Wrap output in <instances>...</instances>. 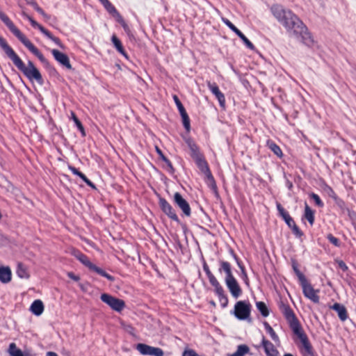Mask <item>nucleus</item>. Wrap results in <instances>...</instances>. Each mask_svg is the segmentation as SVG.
Here are the masks:
<instances>
[{
	"label": "nucleus",
	"mask_w": 356,
	"mask_h": 356,
	"mask_svg": "<svg viewBox=\"0 0 356 356\" xmlns=\"http://www.w3.org/2000/svg\"><path fill=\"white\" fill-rule=\"evenodd\" d=\"M270 10L274 17L287 32L292 33L297 38H300L302 42L307 46L313 45L314 40L307 27L293 11L284 8L282 5L278 3L272 5Z\"/></svg>",
	"instance_id": "f257e3e1"
},
{
	"label": "nucleus",
	"mask_w": 356,
	"mask_h": 356,
	"mask_svg": "<svg viewBox=\"0 0 356 356\" xmlns=\"http://www.w3.org/2000/svg\"><path fill=\"white\" fill-rule=\"evenodd\" d=\"M280 312L284 316L289 327L300 341L298 346L302 356H317L316 353L307 335L305 332L299 320L290 305L282 300L278 305Z\"/></svg>",
	"instance_id": "f03ea898"
},
{
	"label": "nucleus",
	"mask_w": 356,
	"mask_h": 356,
	"mask_svg": "<svg viewBox=\"0 0 356 356\" xmlns=\"http://www.w3.org/2000/svg\"><path fill=\"white\" fill-rule=\"evenodd\" d=\"M0 47L5 52L16 67L30 81H35L39 85L42 86L44 83L40 70L35 67L31 60H29L27 66L16 54L13 49L8 44L6 39L0 36Z\"/></svg>",
	"instance_id": "7ed1b4c3"
},
{
	"label": "nucleus",
	"mask_w": 356,
	"mask_h": 356,
	"mask_svg": "<svg viewBox=\"0 0 356 356\" xmlns=\"http://www.w3.org/2000/svg\"><path fill=\"white\" fill-rule=\"evenodd\" d=\"M38 60L43 64L44 68L47 70L49 75L56 78H59L60 74L54 66H53L48 60L44 56L40 51L26 38L25 37L20 41Z\"/></svg>",
	"instance_id": "20e7f679"
},
{
	"label": "nucleus",
	"mask_w": 356,
	"mask_h": 356,
	"mask_svg": "<svg viewBox=\"0 0 356 356\" xmlns=\"http://www.w3.org/2000/svg\"><path fill=\"white\" fill-rule=\"evenodd\" d=\"M194 162L198 169L204 175V181L208 187H209L214 193L216 197L219 198L220 195L218 191V187L215 179L211 172L209 164L205 159L204 156L194 160Z\"/></svg>",
	"instance_id": "39448f33"
},
{
	"label": "nucleus",
	"mask_w": 356,
	"mask_h": 356,
	"mask_svg": "<svg viewBox=\"0 0 356 356\" xmlns=\"http://www.w3.org/2000/svg\"><path fill=\"white\" fill-rule=\"evenodd\" d=\"M159 198V205L161 211L166 215L170 220L176 222L177 224L181 226L184 231L187 229V226L185 223H182L179 220L175 209L172 206L159 194L157 195Z\"/></svg>",
	"instance_id": "423d86ee"
},
{
	"label": "nucleus",
	"mask_w": 356,
	"mask_h": 356,
	"mask_svg": "<svg viewBox=\"0 0 356 356\" xmlns=\"http://www.w3.org/2000/svg\"><path fill=\"white\" fill-rule=\"evenodd\" d=\"M21 15L24 19H26L30 22L31 26L33 28L38 29L42 34H44L47 38L51 40L52 42H54L60 48L63 49L65 48V45L62 43L59 38L54 36L49 30H47L43 26L38 23L31 16L28 15L24 11H22Z\"/></svg>",
	"instance_id": "0eeeda50"
},
{
	"label": "nucleus",
	"mask_w": 356,
	"mask_h": 356,
	"mask_svg": "<svg viewBox=\"0 0 356 356\" xmlns=\"http://www.w3.org/2000/svg\"><path fill=\"white\" fill-rule=\"evenodd\" d=\"M100 300L117 312H121L125 307V302L123 300L108 293H102Z\"/></svg>",
	"instance_id": "6e6552de"
},
{
	"label": "nucleus",
	"mask_w": 356,
	"mask_h": 356,
	"mask_svg": "<svg viewBox=\"0 0 356 356\" xmlns=\"http://www.w3.org/2000/svg\"><path fill=\"white\" fill-rule=\"evenodd\" d=\"M172 202L181 211V216L182 217L189 218L191 216V206L180 193L176 192L174 193Z\"/></svg>",
	"instance_id": "1a4fd4ad"
},
{
	"label": "nucleus",
	"mask_w": 356,
	"mask_h": 356,
	"mask_svg": "<svg viewBox=\"0 0 356 356\" xmlns=\"http://www.w3.org/2000/svg\"><path fill=\"white\" fill-rule=\"evenodd\" d=\"M135 348L142 355H150V356H163L164 352L163 350L158 347L151 346L149 345L139 343H137L135 346Z\"/></svg>",
	"instance_id": "9d476101"
},
{
	"label": "nucleus",
	"mask_w": 356,
	"mask_h": 356,
	"mask_svg": "<svg viewBox=\"0 0 356 356\" xmlns=\"http://www.w3.org/2000/svg\"><path fill=\"white\" fill-rule=\"evenodd\" d=\"M300 284L302 286L304 296L313 302L318 303L320 298L318 293L319 291L315 290L307 279Z\"/></svg>",
	"instance_id": "9b49d317"
},
{
	"label": "nucleus",
	"mask_w": 356,
	"mask_h": 356,
	"mask_svg": "<svg viewBox=\"0 0 356 356\" xmlns=\"http://www.w3.org/2000/svg\"><path fill=\"white\" fill-rule=\"evenodd\" d=\"M0 19L8 28L10 31L19 40H23L26 36L14 24L12 20L3 12L0 10Z\"/></svg>",
	"instance_id": "f8f14e48"
},
{
	"label": "nucleus",
	"mask_w": 356,
	"mask_h": 356,
	"mask_svg": "<svg viewBox=\"0 0 356 356\" xmlns=\"http://www.w3.org/2000/svg\"><path fill=\"white\" fill-rule=\"evenodd\" d=\"M52 56H54V59L63 67L66 68L69 70H74V69L72 67L70 58L68 56L60 51L58 49H52L51 51Z\"/></svg>",
	"instance_id": "ddd939ff"
},
{
	"label": "nucleus",
	"mask_w": 356,
	"mask_h": 356,
	"mask_svg": "<svg viewBox=\"0 0 356 356\" xmlns=\"http://www.w3.org/2000/svg\"><path fill=\"white\" fill-rule=\"evenodd\" d=\"M207 86L211 93L215 95L217 99L219 102V104L221 107L225 108V97L224 94L220 90L219 87L216 84V83L211 81H207Z\"/></svg>",
	"instance_id": "4468645a"
},
{
	"label": "nucleus",
	"mask_w": 356,
	"mask_h": 356,
	"mask_svg": "<svg viewBox=\"0 0 356 356\" xmlns=\"http://www.w3.org/2000/svg\"><path fill=\"white\" fill-rule=\"evenodd\" d=\"M184 141L190 149V156L193 161L204 156V154L200 152L198 145L191 137L185 138Z\"/></svg>",
	"instance_id": "2eb2a0df"
},
{
	"label": "nucleus",
	"mask_w": 356,
	"mask_h": 356,
	"mask_svg": "<svg viewBox=\"0 0 356 356\" xmlns=\"http://www.w3.org/2000/svg\"><path fill=\"white\" fill-rule=\"evenodd\" d=\"M225 284L231 295L234 298H238L242 294V289L235 277L225 281Z\"/></svg>",
	"instance_id": "dca6fc26"
},
{
	"label": "nucleus",
	"mask_w": 356,
	"mask_h": 356,
	"mask_svg": "<svg viewBox=\"0 0 356 356\" xmlns=\"http://www.w3.org/2000/svg\"><path fill=\"white\" fill-rule=\"evenodd\" d=\"M111 41L115 50L120 54H121L125 59L129 60V56L128 54L125 51L121 40L118 38V36L115 33L112 35L111 38Z\"/></svg>",
	"instance_id": "f3484780"
},
{
	"label": "nucleus",
	"mask_w": 356,
	"mask_h": 356,
	"mask_svg": "<svg viewBox=\"0 0 356 356\" xmlns=\"http://www.w3.org/2000/svg\"><path fill=\"white\" fill-rule=\"evenodd\" d=\"M231 314H233L238 320L245 321V300L238 301Z\"/></svg>",
	"instance_id": "a211bd4d"
},
{
	"label": "nucleus",
	"mask_w": 356,
	"mask_h": 356,
	"mask_svg": "<svg viewBox=\"0 0 356 356\" xmlns=\"http://www.w3.org/2000/svg\"><path fill=\"white\" fill-rule=\"evenodd\" d=\"M218 263L220 265L218 268L219 273H222L224 272L226 274L225 282L234 278L232 273L231 264L228 261L220 259Z\"/></svg>",
	"instance_id": "6ab92c4d"
},
{
	"label": "nucleus",
	"mask_w": 356,
	"mask_h": 356,
	"mask_svg": "<svg viewBox=\"0 0 356 356\" xmlns=\"http://www.w3.org/2000/svg\"><path fill=\"white\" fill-rule=\"evenodd\" d=\"M276 207L280 216L282 218V219L284 220V222L289 226V227L291 228L292 225L296 224L293 218L290 216L289 212L285 210V209L282 206L280 203L277 202Z\"/></svg>",
	"instance_id": "aec40b11"
},
{
	"label": "nucleus",
	"mask_w": 356,
	"mask_h": 356,
	"mask_svg": "<svg viewBox=\"0 0 356 356\" xmlns=\"http://www.w3.org/2000/svg\"><path fill=\"white\" fill-rule=\"evenodd\" d=\"M69 170L74 175L78 176L81 180L92 189L97 190V187L95 184L92 182L82 172H81L78 168L72 166L71 165H68Z\"/></svg>",
	"instance_id": "412c9836"
},
{
	"label": "nucleus",
	"mask_w": 356,
	"mask_h": 356,
	"mask_svg": "<svg viewBox=\"0 0 356 356\" xmlns=\"http://www.w3.org/2000/svg\"><path fill=\"white\" fill-rule=\"evenodd\" d=\"M261 343L267 356L278 355V351L275 346L270 341L267 340L264 336L262 337Z\"/></svg>",
	"instance_id": "4be33fe9"
},
{
	"label": "nucleus",
	"mask_w": 356,
	"mask_h": 356,
	"mask_svg": "<svg viewBox=\"0 0 356 356\" xmlns=\"http://www.w3.org/2000/svg\"><path fill=\"white\" fill-rule=\"evenodd\" d=\"M44 309V305L43 302L40 300L37 299L35 300L31 305L29 310L30 312L35 316H40Z\"/></svg>",
	"instance_id": "5701e85b"
},
{
	"label": "nucleus",
	"mask_w": 356,
	"mask_h": 356,
	"mask_svg": "<svg viewBox=\"0 0 356 356\" xmlns=\"http://www.w3.org/2000/svg\"><path fill=\"white\" fill-rule=\"evenodd\" d=\"M12 280V271L8 266H0V282L2 284H8Z\"/></svg>",
	"instance_id": "b1692460"
},
{
	"label": "nucleus",
	"mask_w": 356,
	"mask_h": 356,
	"mask_svg": "<svg viewBox=\"0 0 356 356\" xmlns=\"http://www.w3.org/2000/svg\"><path fill=\"white\" fill-rule=\"evenodd\" d=\"M330 309L337 312L338 316L341 321H345L348 318V312L343 305L336 302L330 307Z\"/></svg>",
	"instance_id": "393cba45"
},
{
	"label": "nucleus",
	"mask_w": 356,
	"mask_h": 356,
	"mask_svg": "<svg viewBox=\"0 0 356 356\" xmlns=\"http://www.w3.org/2000/svg\"><path fill=\"white\" fill-rule=\"evenodd\" d=\"M90 271L94 272L97 273V275L104 277L106 278L108 281L113 282L115 280V278L114 276L107 273L103 268L96 266L95 264H92V265L89 268Z\"/></svg>",
	"instance_id": "a878e982"
},
{
	"label": "nucleus",
	"mask_w": 356,
	"mask_h": 356,
	"mask_svg": "<svg viewBox=\"0 0 356 356\" xmlns=\"http://www.w3.org/2000/svg\"><path fill=\"white\" fill-rule=\"evenodd\" d=\"M47 126L50 131L54 134V135H58L59 137L64 141H67V138L65 137V136L62 134H60V131H62V129L60 127L58 128L56 123L54 122L53 118L51 117H49V120L47 122Z\"/></svg>",
	"instance_id": "bb28decb"
},
{
	"label": "nucleus",
	"mask_w": 356,
	"mask_h": 356,
	"mask_svg": "<svg viewBox=\"0 0 356 356\" xmlns=\"http://www.w3.org/2000/svg\"><path fill=\"white\" fill-rule=\"evenodd\" d=\"M106 11L115 18V21H117L120 17H122L121 14L118 11L115 7L109 1V0H106L103 3H102Z\"/></svg>",
	"instance_id": "cd10ccee"
},
{
	"label": "nucleus",
	"mask_w": 356,
	"mask_h": 356,
	"mask_svg": "<svg viewBox=\"0 0 356 356\" xmlns=\"http://www.w3.org/2000/svg\"><path fill=\"white\" fill-rule=\"evenodd\" d=\"M314 214L315 211L311 209V207L307 204V202H305L303 218H305L309 222L311 226L314 225L315 221Z\"/></svg>",
	"instance_id": "c85d7f7f"
},
{
	"label": "nucleus",
	"mask_w": 356,
	"mask_h": 356,
	"mask_svg": "<svg viewBox=\"0 0 356 356\" xmlns=\"http://www.w3.org/2000/svg\"><path fill=\"white\" fill-rule=\"evenodd\" d=\"M16 274L19 278L22 279H29L30 277V274L28 272L27 268L22 262H19L17 264Z\"/></svg>",
	"instance_id": "c756f323"
},
{
	"label": "nucleus",
	"mask_w": 356,
	"mask_h": 356,
	"mask_svg": "<svg viewBox=\"0 0 356 356\" xmlns=\"http://www.w3.org/2000/svg\"><path fill=\"white\" fill-rule=\"evenodd\" d=\"M222 21L227 25L233 32H234L245 43V34H243L238 29H237L228 19L222 17Z\"/></svg>",
	"instance_id": "7c9ffc66"
},
{
	"label": "nucleus",
	"mask_w": 356,
	"mask_h": 356,
	"mask_svg": "<svg viewBox=\"0 0 356 356\" xmlns=\"http://www.w3.org/2000/svg\"><path fill=\"white\" fill-rule=\"evenodd\" d=\"M267 146L276 156L278 157L282 156L283 153L282 149H280V146L277 145L274 141L270 140H268Z\"/></svg>",
	"instance_id": "2f4dec72"
},
{
	"label": "nucleus",
	"mask_w": 356,
	"mask_h": 356,
	"mask_svg": "<svg viewBox=\"0 0 356 356\" xmlns=\"http://www.w3.org/2000/svg\"><path fill=\"white\" fill-rule=\"evenodd\" d=\"M209 282L214 287L215 293L218 297L225 295L222 286L220 285L216 278H214V280H212Z\"/></svg>",
	"instance_id": "473e14b6"
},
{
	"label": "nucleus",
	"mask_w": 356,
	"mask_h": 356,
	"mask_svg": "<svg viewBox=\"0 0 356 356\" xmlns=\"http://www.w3.org/2000/svg\"><path fill=\"white\" fill-rule=\"evenodd\" d=\"M201 261L202 263L203 270L205 272L209 282L211 281L212 280H214V278H216V277L213 275V274L210 270L209 267L202 253H201Z\"/></svg>",
	"instance_id": "72a5a7b5"
},
{
	"label": "nucleus",
	"mask_w": 356,
	"mask_h": 356,
	"mask_svg": "<svg viewBox=\"0 0 356 356\" xmlns=\"http://www.w3.org/2000/svg\"><path fill=\"white\" fill-rule=\"evenodd\" d=\"M229 252L230 254L232 255V257H234V260L236 261L238 266L239 267V268L241 269V274H242V279L245 280V266L243 265V261L241 260V259L235 254L234 251L230 248L229 249Z\"/></svg>",
	"instance_id": "f704fd0d"
},
{
	"label": "nucleus",
	"mask_w": 356,
	"mask_h": 356,
	"mask_svg": "<svg viewBox=\"0 0 356 356\" xmlns=\"http://www.w3.org/2000/svg\"><path fill=\"white\" fill-rule=\"evenodd\" d=\"M72 118L76 127H77L78 130L81 132V136L83 137H85L86 136V133L84 127L82 124L80 120L77 118V116L73 112L72 113Z\"/></svg>",
	"instance_id": "c9c22d12"
},
{
	"label": "nucleus",
	"mask_w": 356,
	"mask_h": 356,
	"mask_svg": "<svg viewBox=\"0 0 356 356\" xmlns=\"http://www.w3.org/2000/svg\"><path fill=\"white\" fill-rule=\"evenodd\" d=\"M8 353L10 356H23V351L18 348L15 343H10Z\"/></svg>",
	"instance_id": "e433bc0d"
},
{
	"label": "nucleus",
	"mask_w": 356,
	"mask_h": 356,
	"mask_svg": "<svg viewBox=\"0 0 356 356\" xmlns=\"http://www.w3.org/2000/svg\"><path fill=\"white\" fill-rule=\"evenodd\" d=\"M264 325L266 332L270 334L271 339L275 342H278L280 341L278 335L274 331L273 327L270 325V324L267 322L264 323Z\"/></svg>",
	"instance_id": "4c0bfd02"
},
{
	"label": "nucleus",
	"mask_w": 356,
	"mask_h": 356,
	"mask_svg": "<svg viewBox=\"0 0 356 356\" xmlns=\"http://www.w3.org/2000/svg\"><path fill=\"white\" fill-rule=\"evenodd\" d=\"M292 267H293L294 273H296V276L298 278L300 283L307 279L306 277L304 275V274L302 272H300V270H299V268L298 267V264L296 261L293 262Z\"/></svg>",
	"instance_id": "58836bf2"
},
{
	"label": "nucleus",
	"mask_w": 356,
	"mask_h": 356,
	"mask_svg": "<svg viewBox=\"0 0 356 356\" xmlns=\"http://www.w3.org/2000/svg\"><path fill=\"white\" fill-rule=\"evenodd\" d=\"M257 307L263 316L266 317L269 315V311L268 309V307L264 302H257Z\"/></svg>",
	"instance_id": "ea45409f"
},
{
	"label": "nucleus",
	"mask_w": 356,
	"mask_h": 356,
	"mask_svg": "<svg viewBox=\"0 0 356 356\" xmlns=\"http://www.w3.org/2000/svg\"><path fill=\"white\" fill-rule=\"evenodd\" d=\"M77 259L85 266H86L88 269L92 265L88 257L85 254H79V257H77Z\"/></svg>",
	"instance_id": "a19ab883"
},
{
	"label": "nucleus",
	"mask_w": 356,
	"mask_h": 356,
	"mask_svg": "<svg viewBox=\"0 0 356 356\" xmlns=\"http://www.w3.org/2000/svg\"><path fill=\"white\" fill-rule=\"evenodd\" d=\"M323 189L331 198H332L334 200H337L338 199L337 193L330 186L324 183Z\"/></svg>",
	"instance_id": "79ce46f5"
},
{
	"label": "nucleus",
	"mask_w": 356,
	"mask_h": 356,
	"mask_svg": "<svg viewBox=\"0 0 356 356\" xmlns=\"http://www.w3.org/2000/svg\"><path fill=\"white\" fill-rule=\"evenodd\" d=\"M116 22L122 26L124 31L128 35V37H130V35H131V31L129 26H128V24L126 23V22L123 19L122 16L121 17H120Z\"/></svg>",
	"instance_id": "37998d69"
},
{
	"label": "nucleus",
	"mask_w": 356,
	"mask_h": 356,
	"mask_svg": "<svg viewBox=\"0 0 356 356\" xmlns=\"http://www.w3.org/2000/svg\"><path fill=\"white\" fill-rule=\"evenodd\" d=\"M309 197L314 201V203L317 207H318L320 208H322L324 207V203L321 200V199L320 198L318 195H317L314 193H312L311 194H309Z\"/></svg>",
	"instance_id": "c03bdc74"
},
{
	"label": "nucleus",
	"mask_w": 356,
	"mask_h": 356,
	"mask_svg": "<svg viewBox=\"0 0 356 356\" xmlns=\"http://www.w3.org/2000/svg\"><path fill=\"white\" fill-rule=\"evenodd\" d=\"M326 238L329 241V242L332 243L334 246L337 248L341 246V242L339 239L335 237L332 234H328Z\"/></svg>",
	"instance_id": "a18cd8bd"
},
{
	"label": "nucleus",
	"mask_w": 356,
	"mask_h": 356,
	"mask_svg": "<svg viewBox=\"0 0 356 356\" xmlns=\"http://www.w3.org/2000/svg\"><path fill=\"white\" fill-rule=\"evenodd\" d=\"M181 122L184 128L185 129L187 133H189L191 131V120L188 115L181 117Z\"/></svg>",
	"instance_id": "49530a36"
},
{
	"label": "nucleus",
	"mask_w": 356,
	"mask_h": 356,
	"mask_svg": "<svg viewBox=\"0 0 356 356\" xmlns=\"http://www.w3.org/2000/svg\"><path fill=\"white\" fill-rule=\"evenodd\" d=\"M245 355V343L238 346L237 350L232 354H227V356H244Z\"/></svg>",
	"instance_id": "de8ad7c7"
},
{
	"label": "nucleus",
	"mask_w": 356,
	"mask_h": 356,
	"mask_svg": "<svg viewBox=\"0 0 356 356\" xmlns=\"http://www.w3.org/2000/svg\"><path fill=\"white\" fill-rule=\"evenodd\" d=\"M163 161L166 164V165L168 167V168H167L168 172L172 175H174L175 172V169L173 167L171 161L168 158H165Z\"/></svg>",
	"instance_id": "09e8293b"
},
{
	"label": "nucleus",
	"mask_w": 356,
	"mask_h": 356,
	"mask_svg": "<svg viewBox=\"0 0 356 356\" xmlns=\"http://www.w3.org/2000/svg\"><path fill=\"white\" fill-rule=\"evenodd\" d=\"M293 234L298 238H300L303 235V232L300 230L298 226L295 224L291 227Z\"/></svg>",
	"instance_id": "8fccbe9b"
},
{
	"label": "nucleus",
	"mask_w": 356,
	"mask_h": 356,
	"mask_svg": "<svg viewBox=\"0 0 356 356\" xmlns=\"http://www.w3.org/2000/svg\"><path fill=\"white\" fill-rule=\"evenodd\" d=\"M218 299H219V301L220 302L221 307L222 308H225V307H226L227 306V305H228V298H227V296L226 294L223 295L222 296L218 297Z\"/></svg>",
	"instance_id": "3c124183"
},
{
	"label": "nucleus",
	"mask_w": 356,
	"mask_h": 356,
	"mask_svg": "<svg viewBox=\"0 0 356 356\" xmlns=\"http://www.w3.org/2000/svg\"><path fill=\"white\" fill-rule=\"evenodd\" d=\"M31 6L39 14H43L44 13V10L38 6V3L35 1H34L33 3L32 4H31Z\"/></svg>",
	"instance_id": "603ef678"
},
{
	"label": "nucleus",
	"mask_w": 356,
	"mask_h": 356,
	"mask_svg": "<svg viewBox=\"0 0 356 356\" xmlns=\"http://www.w3.org/2000/svg\"><path fill=\"white\" fill-rule=\"evenodd\" d=\"M348 216L353 225L356 222V212L354 211L348 210Z\"/></svg>",
	"instance_id": "864d4df0"
},
{
	"label": "nucleus",
	"mask_w": 356,
	"mask_h": 356,
	"mask_svg": "<svg viewBox=\"0 0 356 356\" xmlns=\"http://www.w3.org/2000/svg\"><path fill=\"white\" fill-rule=\"evenodd\" d=\"M173 100L177 106V109L181 108L184 106L182 103L181 102L180 99H179L178 96L177 95H174L172 96Z\"/></svg>",
	"instance_id": "5fc2aeb1"
},
{
	"label": "nucleus",
	"mask_w": 356,
	"mask_h": 356,
	"mask_svg": "<svg viewBox=\"0 0 356 356\" xmlns=\"http://www.w3.org/2000/svg\"><path fill=\"white\" fill-rule=\"evenodd\" d=\"M155 151L156 152V154L159 155V159L161 160V161H163L165 158H167L163 153L162 150L158 147V146H155Z\"/></svg>",
	"instance_id": "6e6d98bb"
},
{
	"label": "nucleus",
	"mask_w": 356,
	"mask_h": 356,
	"mask_svg": "<svg viewBox=\"0 0 356 356\" xmlns=\"http://www.w3.org/2000/svg\"><path fill=\"white\" fill-rule=\"evenodd\" d=\"M67 277L75 282H78L80 280V277L79 275H75L73 272H68Z\"/></svg>",
	"instance_id": "4d7b16f0"
},
{
	"label": "nucleus",
	"mask_w": 356,
	"mask_h": 356,
	"mask_svg": "<svg viewBox=\"0 0 356 356\" xmlns=\"http://www.w3.org/2000/svg\"><path fill=\"white\" fill-rule=\"evenodd\" d=\"M232 70H234V72H235V73H236V74L239 76V79H240V80H241V83H242L243 85H245V79H243V74H242V73H241L239 70H235V69L234 68V67H232Z\"/></svg>",
	"instance_id": "13d9d810"
},
{
	"label": "nucleus",
	"mask_w": 356,
	"mask_h": 356,
	"mask_svg": "<svg viewBox=\"0 0 356 356\" xmlns=\"http://www.w3.org/2000/svg\"><path fill=\"white\" fill-rule=\"evenodd\" d=\"M178 111H179V115H180L181 118L184 117V116L188 115L187 112H186V109H185V108H184V106L179 108Z\"/></svg>",
	"instance_id": "bf43d9fd"
},
{
	"label": "nucleus",
	"mask_w": 356,
	"mask_h": 356,
	"mask_svg": "<svg viewBox=\"0 0 356 356\" xmlns=\"http://www.w3.org/2000/svg\"><path fill=\"white\" fill-rule=\"evenodd\" d=\"M246 47L252 51H254V46L253 44L246 38Z\"/></svg>",
	"instance_id": "052dcab7"
},
{
	"label": "nucleus",
	"mask_w": 356,
	"mask_h": 356,
	"mask_svg": "<svg viewBox=\"0 0 356 356\" xmlns=\"http://www.w3.org/2000/svg\"><path fill=\"white\" fill-rule=\"evenodd\" d=\"M126 330H127V331L130 334H131V335H133V336L134 335V331H135V329H134V327L132 325H127V329H126Z\"/></svg>",
	"instance_id": "680f3d73"
},
{
	"label": "nucleus",
	"mask_w": 356,
	"mask_h": 356,
	"mask_svg": "<svg viewBox=\"0 0 356 356\" xmlns=\"http://www.w3.org/2000/svg\"><path fill=\"white\" fill-rule=\"evenodd\" d=\"M251 305L250 303H246V320L249 319V316L250 313Z\"/></svg>",
	"instance_id": "e2e57ef3"
},
{
	"label": "nucleus",
	"mask_w": 356,
	"mask_h": 356,
	"mask_svg": "<svg viewBox=\"0 0 356 356\" xmlns=\"http://www.w3.org/2000/svg\"><path fill=\"white\" fill-rule=\"evenodd\" d=\"M339 266L343 270H346L348 269V266H346V264L343 261H340L339 262Z\"/></svg>",
	"instance_id": "0e129e2a"
},
{
	"label": "nucleus",
	"mask_w": 356,
	"mask_h": 356,
	"mask_svg": "<svg viewBox=\"0 0 356 356\" xmlns=\"http://www.w3.org/2000/svg\"><path fill=\"white\" fill-rule=\"evenodd\" d=\"M336 201H337V204H338L340 207H343V206L345 205V202H344V201H343V200H341V199H339V197H338V199H337Z\"/></svg>",
	"instance_id": "69168bd1"
},
{
	"label": "nucleus",
	"mask_w": 356,
	"mask_h": 356,
	"mask_svg": "<svg viewBox=\"0 0 356 356\" xmlns=\"http://www.w3.org/2000/svg\"><path fill=\"white\" fill-rule=\"evenodd\" d=\"M46 356H58V354L53 351H48L46 353Z\"/></svg>",
	"instance_id": "338daca9"
},
{
	"label": "nucleus",
	"mask_w": 356,
	"mask_h": 356,
	"mask_svg": "<svg viewBox=\"0 0 356 356\" xmlns=\"http://www.w3.org/2000/svg\"><path fill=\"white\" fill-rule=\"evenodd\" d=\"M209 305L213 307V308H216V302L213 300H211L210 301H209Z\"/></svg>",
	"instance_id": "774afa93"
}]
</instances>
